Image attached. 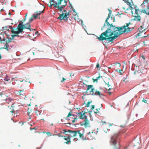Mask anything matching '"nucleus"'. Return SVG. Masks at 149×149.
I'll list each match as a JSON object with an SVG mask.
<instances>
[{"instance_id": "obj_1", "label": "nucleus", "mask_w": 149, "mask_h": 149, "mask_svg": "<svg viewBox=\"0 0 149 149\" xmlns=\"http://www.w3.org/2000/svg\"><path fill=\"white\" fill-rule=\"evenodd\" d=\"M110 13L106 19V22L108 26L109 27V29H107L105 31L102 33L100 36L97 37V39L99 41L107 40L109 42H112L114 39L116 38L119 35L123 34V33H127L130 31V28L128 27L130 22L126 24V25H124L120 27L113 26L112 24H110L108 22V20L110 17V14L111 13V10H109Z\"/></svg>"}, {"instance_id": "obj_2", "label": "nucleus", "mask_w": 149, "mask_h": 149, "mask_svg": "<svg viewBox=\"0 0 149 149\" xmlns=\"http://www.w3.org/2000/svg\"><path fill=\"white\" fill-rule=\"evenodd\" d=\"M121 132V131L114 133L111 137L110 141V144L114 147L115 148H117L116 145L117 142L119 140L120 138V133Z\"/></svg>"}, {"instance_id": "obj_3", "label": "nucleus", "mask_w": 149, "mask_h": 149, "mask_svg": "<svg viewBox=\"0 0 149 149\" xmlns=\"http://www.w3.org/2000/svg\"><path fill=\"white\" fill-rule=\"evenodd\" d=\"M57 3L56 2L54 6L58 8L60 11H62L64 7L67 5V1L65 0H57Z\"/></svg>"}, {"instance_id": "obj_4", "label": "nucleus", "mask_w": 149, "mask_h": 149, "mask_svg": "<svg viewBox=\"0 0 149 149\" xmlns=\"http://www.w3.org/2000/svg\"><path fill=\"white\" fill-rule=\"evenodd\" d=\"M63 12V13L59 15L58 18V19H60V20H64L65 21H67L68 18H69L68 15L69 13L67 12V11L66 10H64Z\"/></svg>"}, {"instance_id": "obj_5", "label": "nucleus", "mask_w": 149, "mask_h": 149, "mask_svg": "<svg viewBox=\"0 0 149 149\" xmlns=\"http://www.w3.org/2000/svg\"><path fill=\"white\" fill-rule=\"evenodd\" d=\"M41 8H43V10L42 11H39V12H37L36 14H34L32 15V17L35 19L37 18L38 19H40V15L41 14L43 13L44 12L45 7H44L43 5L41 6Z\"/></svg>"}, {"instance_id": "obj_6", "label": "nucleus", "mask_w": 149, "mask_h": 149, "mask_svg": "<svg viewBox=\"0 0 149 149\" xmlns=\"http://www.w3.org/2000/svg\"><path fill=\"white\" fill-rule=\"evenodd\" d=\"M96 134L95 130H92L91 132L88 133L87 135V138L90 140H91L95 138Z\"/></svg>"}, {"instance_id": "obj_7", "label": "nucleus", "mask_w": 149, "mask_h": 149, "mask_svg": "<svg viewBox=\"0 0 149 149\" xmlns=\"http://www.w3.org/2000/svg\"><path fill=\"white\" fill-rule=\"evenodd\" d=\"M93 86L92 85H89L88 86L86 92L88 94L93 95L94 94L95 90L94 88H92Z\"/></svg>"}, {"instance_id": "obj_8", "label": "nucleus", "mask_w": 149, "mask_h": 149, "mask_svg": "<svg viewBox=\"0 0 149 149\" xmlns=\"http://www.w3.org/2000/svg\"><path fill=\"white\" fill-rule=\"evenodd\" d=\"M18 106L17 104H13L10 109L11 110L10 111L11 113H14L15 111L18 110Z\"/></svg>"}, {"instance_id": "obj_9", "label": "nucleus", "mask_w": 149, "mask_h": 149, "mask_svg": "<svg viewBox=\"0 0 149 149\" xmlns=\"http://www.w3.org/2000/svg\"><path fill=\"white\" fill-rule=\"evenodd\" d=\"M11 29H12L11 32L12 33L16 34L13 35H12V39H13L15 37H17L18 38H19L20 37V36L18 35V34H19V32H18V30L17 28L13 29L11 28Z\"/></svg>"}, {"instance_id": "obj_10", "label": "nucleus", "mask_w": 149, "mask_h": 149, "mask_svg": "<svg viewBox=\"0 0 149 149\" xmlns=\"http://www.w3.org/2000/svg\"><path fill=\"white\" fill-rule=\"evenodd\" d=\"M89 122L87 118L84 119L83 122H81L80 124L81 125L84 126L85 127H88L90 126Z\"/></svg>"}, {"instance_id": "obj_11", "label": "nucleus", "mask_w": 149, "mask_h": 149, "mask_svg": "<svg viewBox=\"0 0 149 149\" xmlns=\"http://www.w3.org/2000/svg\"><path fill=\"white\" fill-rule=\"evenodd\" d=\"M131 13L132 14V16L134 18L132 19L133 20H135L136 21H140L141 20V18L140 16L139 15H133V13L132 11H131Z\"/></svg>"}, {"instance_id": "obj_12", "label": "nucleus", "mask_w": 149, "mask_h": 149, "mask_svg": "<svg viewBox=\"0 0 149 149\" xmlns=\"http://www.w3.org/2000/svg\"><path fill=\"white\" fill-rule=\"evenodd\" d=\"M18 32L19 33H22L23 31V30L24 29V27L23 26L22 23H21L19 24L17 27V28Z\"/></svg>"}, {"instance_id": "obj_13", "label": "nucleus", "mask_w": 149, "mask_h": 149, "mask_svg": "<svg viewBox=\"0 0 149 149\" xmlns=\"http://www.w3.org/2000/svg\"><path fill=\"white\" fill-rule=\"evenodd\" d=\"M86 113V112H84L83 111H82L80 113H79V118L82 119H86V118H87V116L85 115V114Z\"/></svg>"}, {"instance_id": "obj_14", "label": "nucleus", "mask_w": 149, "mask_h": 149, "mask_svg": "<svg viewBox=\"0 0 149 149\" xmlns=\"http://www.w3.org/2000/svg\"><path fill=\"white\" fill-rule=\"evenodd\" d=\"M63 137V139L67 141L66 142H64V143H66V144H68L71 143V142L70 141V136H64Z\"/></svg>"}, {"instance_id": "obj_15", "label": "nucleus", "mask_w": 149, "mask_h": 149, "mask_svg": "<svg viewBox=\"0 0 149 149\" xmlns=\"http://www.w3.org/2000/svg\"><path fill=\"white\" fill-rule=\"evenodd\" d=\"M68 132L70 133V136L71 137H74L77 136V131H72L69 130Z\"/></svg>"}, {"instance_id": "obj_16", "label": "nucleus", "mask_w": 149, "mask_h": 149, "mask_svg": "<svg viewBox=\"0 0 149 149\" xmlns=\"http://www.w3.org/2000/svg\"><path fill=\"white\" fill-rule=\"evenodd\" d=\"M139 32L138 33V35L139 36L141 35V33L145 31V29L142 26H141L140 27L139 29Z\"/></svg>"}, {"instance_id": "obj_17", "label": "nucleus", "mask_w": 149, "mask_h": 149, "mask_svg": "<svg viewBox=\"0 0 149 149\" xmlns=\"http://www.w3.org/2000/svg\"><path fill=\"white\" fill-rule=\"evenodd\" d=\"M104 82L106 86L105 88L106 89L109 91L111 89V85L110 84L109 82H106L104 81Z\"/></svg>"}, {"instance_id": "obj_18", "label": "nucleus", "mask_w": 149, "mask_h": 149, "mask_svg": "<svg viewBox=\"0 0 149 149\" xmlns=\"http://www.w3.org/2000/svg\"><path fill=\"white\" fill-rule=\"evenodd\" d=\"M12 46L10 45L9 44H6L4 47V49H6L8 51H10L12 49Z\"/></svg>"}, {"instance_id": "obj_19", "label": "nucleus", "mask_w": 149, "mask_h": 149, "mask_svg": "<svg viewBox=\"0 0 149 149\" xmlns=\"http://www.w3.org/2000/svg\"><path fill=\"white\" fill-rule=\"evenodd\" d=\"M24 27V29H29L30 31H31V25L29 23H27L25 24H23Z\"/></svg>"}, {"instance_id": "obj_20", "label": "nucleus", "mask_w": 149, "mask_h": 149, "mask_svg": "<svg viewBox=\"0 0 149 149\" xmlns=\"http://www.w3.org/2000/svg\"><path fill=\"white\" fill-rule=\"evenodd\" d=\"M94 94L95 95H98L100 97H102L103 96V95L101 92H100L99 91H96L94 93Z\"/></svg>"}, {"instance_id": "obj_21", "label": "nucleus", "mask_w": 149, "mask_h": 149, "mask_svg": "<svg viewBox=\"0 0 149 149\" xmlns=\"http://www.w3.org/2000/svg\"><path fill=\"white\" fill-rule=\"evenodd\" d=\"M56 45L57 49L59 50H61L63 47V46L61 43H58V44H56Z\"/></svg>"}, {"instance_id": "obj_22", "label": "nucleus", "mask_w": 149, "mask_h": 149, "mask_svg": "<svg viewBox=\"0 0 149 149\" xmlns=\"http://www.w3.org/2000/svg\"><path fill=\"white\" fill-rule=\"evenodd\" d=\"M142 12L147 15H149V6L147 7V9L146 10L144 9L142 10Z\"/></svg>"}, {"instance_id": "obj_23", "label": "nucleus", "mask_w": 149, "mask_h": 149, "mask_svg": "<svg viewBox=\"0 0 149 149\" xmlns=\"http://www.w3.org/2000/svg\"><path fill=\"white\" fill-rule=\"evenodd\" d=\"M80 130L77 131V135H79V137L81 138H83V134L81 132Z\"/></svg>"}, {"instance_id": "obj_24", "label": "nucleus", "mask_w": 149, "mask_h": 149, "mask_svg": "<svg viewBox=\"0 0 149 149\" xmlns=\"http://www.w3.org/2000/svg\"><path fill=\"white\" fill-rule=\"evenodd\" d=\"M143 72L141 70H135L134 72V74L135 75H137L138 74H139L140 73H142Z\"/></svg>"}, {"instance_id": "obj_25", "label": "nucleus", "mask_w": 149, "mask_h": 149, "mask_svg": "<svg viewBox=\"0 0 149 149\" xmlns=\"http://www.w3.org/2000/svg\"><path fill=\"white\" fill-rule=\"evenodd\" d=\"M13 99L11 98H8L6 100V101L7 102V103H8V104H9L10 102H11L13 100Z\"/></svg>"}, {"instance_id": "obj_26", "label": "nucleus", "mask_w": 149, "mask_h": 149, "mask_svg": "<svg viewBox=\"0 0 149 149\" xmlns=\"http://www.w3.org/2000/svg\"><path fill=\"white\" fill-rule=\"evenodd\" d=\"M135 13L134 14L135 15H139V12H140V11L139 9H135Z\"/></svg>"}, {"instance_id": "obj_27", "label": "nucleus", "mask_w": 149, "mask_h": 149, "mask_svg": "<svg viewBox=\"0 0 149 149\" xmlns=\"http://www.w3.org/2000/svg\"><path fill=\"white\" fill-rule=\"evenodd\" d=\"M19 95H24V93H23V91L20 90L19 92Z\"/></svg>"}, {"instance_id": "obj_28", "label": "nucleus", "mask_w": 149, "mask_h": 149, "mask_svg": "<svg viewBox=\"0 0 149 149\" xmlns=\"http://www.w3.org/2000/svg\"><path fill=\"white\" fill-rule=\"evenodd\" d=\"M4 80L5 81H8L9 80H10V77L6 76V77L4 78Z\"/></svg>"}, {"instance_id": "obj_29", "label": "nucleus", "mask_w": 149, "mask_h": 149, "mask_svg": "<svg viewBox=\"0 0 149 149\" xmlns=\"http://www.w3.org/2000/svg\"><path fill=\"white\" fill-rule=\"evenodd\" d=\"M102 77V76H99L98 77H97L95 79H93V82H97V80L99 79L100 77Z\"/></svg>"}, {"instance_id": "obj_30", "label": "nucleus", "mask_w": 149, "mask_h": 149, "mask_svg": "<svg viewBox=\"0 0 149 149\" xmlns=\"http://www.w3.org/2000/svg\"><path fill=\"white\" fill-rule=\"evenodd\" d=\"M128 5H130V3L128 1L129 0H123Z\"/></svg>"}, {"instance_id": "obj_31", "label": "nucleus", "mask_w": 149, "mask_h": 149, "mask_svg": "<svg viewBox=\"0 0 149 149\" xmlns=\"http://www.w3.org/2000/svg\"><path fill=\"white\" fill-rule=\"evenodd\" d=\"M62 133H63V132H61L60 133L58 134L57 135L59 137H63V136L61 135Z\"/></svg>"}, {"instance_id": "obj_32", "label": "nucleus", "mask_w": 149, "mask_h": 149, "mask_svg": "<svg viewBox=\"0 0 149 149\" xmlns=\"http://www.w3.org/2000/svg\"><path fill=\"white\" fill-rule=\"evenodd\" d=\"M11 39H12V37L10 38V39H9L8 40L6 41V44H9V43L11 42Z\"/></svg>"}, {"instance_id": "obj_33", "label": "nucleus", "mask_w": 149, "mask_h": 149, "mask_svg": "<svg viewBox=\"0 0 149 149\" xmlns=\"http://www.w3.org/2000/svg\"><path fill=\"white\" fill-rule=\"evenodd\" d=\"M45 133H46L47 134L48 136H51L52 135V134H51L50 132H43V133L45 134Z\"/></svg>"}, {"instance_id": "obj_34", "label": "nucleus", "mask_w": 149, "mask_h": 149, "mask_svg": "<svg viewBox=\"0 0 149 149\" xmlns=\"http://www.w3.org/2000/svg\"><path fill=\"white\" fill-rule=\"evenodd\" d=\"M35 112L37 113V115L38 116L40 115L41 112L38 110H36Z\"/></svg>"}, {"instance_id": "obj_35", "label": "nucleus", "mask_w": 149, "mask_h": 149, "mask_svg": "<svg viewBox=\"0 0 149 149\" xmlns=\"http://www.w3.org/2000/svg\"><path fill=\"white\" fill-rule=\"evenodd\" d=\"M72 115L71 114V112H69L68 115L67 116V118H68L70 116H72Z\"/></svg>"}, {"instance_id": "obj_36", "label": "nucleus", "mask_w": 149, "mask_h": 149, "mask_svg": "<svg viewBox=\"0 0 149 149\" xmlns=\"http://www.w3.org/2000/svg\"><path fill=\"white\" fill-rule=\"evenodd\" d=\"M92 102H88L87 104L86 105V106L87 107H89V106L90 104Z\"/></svg>"}, {"instance_id": "obj_37", "label": "nucleus", "mask_w": 149, "mask_h": 149, "mask_svg": "<svg viewBox=\"0 0 149 149\" xmlns=\"http://www.w3.org/2000/svg\"><path fill=\"white\" fill-rule=\"evenodd\" d=\"M38 128V127H34V128H31V130H36Z\"/></svg>"}, {"instance_id": "obj_38", "label": "nucleus", "mask_w": 149, "mask_h": 149, "mask_svg": "<svg viewBox=\"0 0 149 149\" xmlns=\"http://www.w3.org/2000/svg\"><path fill=\"white\" fill-rule=\"evenodd\" d=\"M96 67L97 68H100V67L99 63H97L96 65Z\"/></svg>"}, {"instance_id": "obj_39", "label": "nucleus", "mask_w": 149, "mask_h": 149, "mask_svg": "<svg viewBox=\"0 0 149 149\" xmlns=\"http://www.w3.org/2000/svg\"><path fill=\"white\" fill-rule=\"evenodd\" d=\"M56 2H55V3H50V5L49 6V7H52V5H54V4H55V3Z\"/></svg>"}, {"instance_id": "obj_40", "label": "nucleus", "mask_w": 149, "mask_h": 149, "mask_svg": "<svg viewBox=\"0 0 149 149\" xmlns=\"http://www.w3.org/2000/svg\"><path fill=\"white\" fill-rule=\"evenodd\" d=\"M77 118H75L72 121V123H74L75 121V120H77Z\"/></svg>"}, {"instance_id": "obj_41", "label": "nucleus", "mask_w": 149, "mask_h": 149, "mask_svg": "<svg viewBox=\"0 0 149 149\" xmlns=\"http://www.w3.org/2000/svg\"><path fill=\"white\" fill-rule=\"evenodd\" d=\"M142 101L144 102L145 103H147V100H145L144 98H143V100H142Z\"/></svg>"}, {"instance_id": "obj_42", "label": "nucleus", "mask_w": 149, "mask_h": 149, "mask_svg": "<svg viewBox=\"0 0 149 149\" xmlns=\"http://www.w3.org/2000/svg\"><path fill=\"white\" fill-rule=\"evenodd\" d=\"M33 17H32L31 18H30L29 20V22H31L32 21H33Z\"/></svg>"}, {"instance_id": "obj_43", "label": "nucleus", "mask_w": 149, "mask_h": 149, "mask_svg": "<svg viewBox=\"0 0 149 149\" xmlns=\"http://www.w3.org/2000/svg\"><path fill=\"white\" fill-rule=\"evenodd\" d=\"M67 79H65V78L63 77L62 78V80L61 81V82H63L64 81L66 80Z\"/></svg>"}, {"instance_id": "obj_44", "label": "nucleus", "mask_w": 149, "mask_h": 149, "mask_svg": "<svg viewBox=\"0 0 149 149\" xmlns=\"http://www.w3.org/2000/svg\"><path fill=\"white\" fill-rule=\"evenodd\" d=\"M49 2H50V3H54L55 1L54 0H50Z\"/></svg>"}, {"instance_id": "obj_45", "label": "nucleus", "mask_w": 149, "mask_h": 149, "mask_svg": "<svg viewBox=\"0 0 149 149\" xmlns=\"http://www.w3.org/2000/svg\"><path fill=\"white\" fill-rule=\"evenodd\" d=\"M72 10L73 11V12H74V13L76 12L74 8L73 7H72Z\"/></svg>"}, {"instance_id": "obj_46", "label": "nucleus", "mask_w": 149, "mask_h": 149, "mask_svg": "<svg viewBox=\"0 0 149 149\" xmlns=\"http://www.w3.org/2000/svg\"><path fill=\"white\" fill-rule=\"evenodd\" d=\"M116 65H118L119 67H120V65H121L120 64L118 63H116Z\"/></svg>"}, {"instance_id": "obj_47", "label": "nucleus", "mask_w": 149, "mask_h": 149, "mask_svg": "<svg viewBox=\"0 0 149 149\" xmlns=\"http://www.w3.org/2000/svg\"><path fill=\"white\" fill-rule=\"evenodd\" d=\"M95 110H96V111H94L95 113H96L98 112V109H96Z\"/></svg>"}, {"instance_id": "obj_48", "label": "nucleus", "mask_w": 149, "mask_h": 149, "mask_svg": "<svg viewBox=\"0 0 149 149\" xmlns=\"http://www.w3.org/2000/svg\"><path fill=\"white\" fill-rule=\"evenodd\" d=\"M63 131H64V132H63V133H64V134H66V132H67V131H66V130H64Z\"/></svg>"}, {"instance_id": "obj_49", "label": "nucleus", "mask_w": 149, "mask_h": 149, "mask_svg": "<svg viewBox=\"0 0 149 149\" xmlns=\"http://www.w3.org/2000/svg\"><path fill=\"white\" fill-rule=\"evenodd\" d=\"M122 71V70L121 69L119 70V72L120 73V74H122L121 73V72Z\"/></svg>"}, {"instance_id": "obj_50", "label": "nucleus", "mask_w": 149, "mask_h": 149, "mask_svg": "<svg viewBox=\"0 0 149 149\" xmlns=\"http://www.w3.org/2000/svg\"><path fill=\"white\" fill-rule=\"evenodd\" d=\"M94 108H95V106L94 105H92V107L91 108V109L93 110L94 109Z\"/></svg>"}, {"instance_id": "obj_51", "label": "nucleus", "mask_w": 149, "mask_h": 149, "mask_svg": "<svg viewBox=\"0 0 149 149\" xmlns=\"http://www.w3.org/2000/svg\"><path fill=\"white\" fill-rule=\"evenodd\" d=\"M27 114H28V116H31V113H30V112H28L27 113Z\"/></svg>"}, {"instance_id": "obj_52", "label": "nucleus", "mask_w": 149, "mask_h": 149, "mask_svg": "<svg viewBox=\"0 0 149 149\" xmlns=\"http://www.w3.org/2000/svg\"><path fill=\"white\" fill-rule=\"evenodd\" d=\"M148 2V1L147 0H145L143 2V4H144L145 3H147Z\"/></svg>"}, {"instance_id": "obj_53", "label": "nucleus", "mask_w": 149, "mask_h": 149, "mask_svg": "<svg viewBox=\"0 0 149 149\" xmlns=\"http://www.w3.org/2000/svg\"><path fill=\"white\" fill-rule=\"evenodd\" d=\"M141 57L144 60H145V57L143 55H142L141 56Z\"/></svg>"}, {"instance_id": "obj_54", "label": "nucleus", "mask_w": 149, "mask_h": 149, "mask_svg": "<svg viewBox=\"0 0 149 149\" xmlns=\"http://www.w3.org/2000/svg\"><path fill=\"white\" fill-rule=\"evenodd\" d=\"M27 13H26V15H25V18L26 19V17H27Z\"/></svg>"}, {"instance_id": "obj_55", "label": "nucleus", "mask_w": 149, "mask_h": 149, "mask_svg": "<svg viewBox=\"0 0 149 149\" xmlns=\"http://www.w3.org/2000/svg\"><path fill=\"white\" fill-rule=\"evenodd\" d=\"M38 33V31H37L35 33V34H37Z\"/></svg>"}, {"instance_id": "obj_56", "label": "nucleus", "mask_w": 149, "mask_h": 149, "mask_svg": "<svg viewBox=\"0 0 149 149\" xmlns=\"http://www.w3.org/2000/svg\"><path fill=\"white\" fill-rule=\"evenodd\" d=\"M121 127H125V125H124L123 126L122 125H121Z\"/></svg>"}, {"instance_id": "obj_57", "label": "nucleus", "mask_w": 149, "mask_h": 149, "mask_svg": "<svg viewBox=\"0 0 149 149\" xmlns=\"http://www.w3.org/2000/svg\"><path fill=\"white\" fill-rule=\"evenodd\" d=\"M26 19L25 18L23 20V21H25V20H26Z\"/></svg>"}, {"instance_id": "obj_58", "label": "nucleus", "mask_w": 149, "mask_h": 149, "mask_svg": "<svg viewBox=\"0 0 149 149\" xmlns=\"http://www.w3.org/2000/svg\"><path fill=\"white\" fill-rule=\"evenodd\" d=\"M104 123L106 124V122H103V123H102V124H103Z\"/></svg>"}, {"instance_id": "obj_59", "label": "nucleus", "mask_w": 149, "mask_h": 149, "mask_svg": "<svg viewBox=\"0 0 149 149\" xmlns=\"http://www.w3.org/2000/svg\"><path fill=\"white\" fill-rule=\"evenodd\" d=\"M1 58V54H0V59Z\"/></svg>"}, {"instance_id": "obj_60", "label": "nucleus", "mask_w": 149, "mask_h": 149, "mask_svg": "<svg viewBox=\"0 0 149 149\" xmlns=\"http://www.w3.org/2000/svg\"><path fill=\"white\" fill-rule=\"evenodd\" d=\"M30 105H30V104H28V106H30Z\"/></svg>"}, {"instance_id": "obj_61", "label": "nucleus", "mask_w": 149, "mask_h": 149, "mask_svg": "<svg viewBox=\"0 0 149 149\" xmlns=\"http://www.w3.org/2000/svg\"><path fill=\"white\" fill-rule=\"evenodd\" d=\"M33 55H35V52H33Z\"/></svg>"}, {"instance_id": "obj_62", "label": "nucleus", "mask_w": 149, "mask_h": 149, "mask_svg": "<svg viewBox=\"0 0 149 149\" xmlns=\"http://www.w3.org/2000/svg\"><path fill=\"white\" fill-rule=\"evenodd\" d=\"M105 26V24H104V26H103V27H104Z\"/></svg>"}, {"instance_id": "obj_63", "label": "nucleus", "mask_w": 149, "mask_h": 149, "mask_svg": "<svg viewBox=\"0 0 149 149\" xmlns=\"http://www.w3.org/2000/svg\"><path fill=\"white\" fill-rule=\"evenodd\" d=\"M24 81V80H23L22 81H20V82H22V81Z\"/></svg>"}, {"instance_id": "obj_64", "label": "nucleus", "mask_w": 149, "mask_h": 149, "mask_svg": "<svg viewBox=\"0 0 149 149\" xmlns=\"http://www.w3.org/2000/svg\"><path fill=\"white\" fill-rule=\"evenodd\" d=\"M2 95V93L0 94V95Z\"/></svg>"}]
</instances>
